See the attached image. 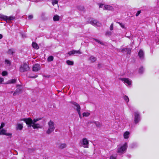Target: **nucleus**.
<instances>
[{
  "mask_svg": "<svg viewBox=\"0 0 159 159\" xmlns=\"http://www.w3.org/2000/svg\"><path fill=\"white\" fill-rule=\"evenodd\" d=\"M59 19V16L57 15H55L53 17V20L54 21H58Z\"/></svg>",
  "mask_w": 159,
  "mask_h": 159,
  "instance_id": "nucleus-23",
  "label": "nucleus"
},
{
  "mask_svg": "<svg viewBox=\"0 0 159 159\" xmlns=\"http://www.w3.org/2000/svg\"><path fill=\"white\" fill-rule=\"evenodd\" d=\"M126 51V49L125 48H123L121 49H120L119 52H124Z\"/></svg>",
  "mask_w": 159,
  "mask_h": 159,
  "instance_id": "nucleus-42",
  "label": "nucleus"
},
{
  "mask_svg": "<svg viewBox=\"0 0 159 159\" xmlns=\"http://www.w3.org/2000/svg\"><path fill=\"white\" fill-rule=\"evenodd\" d=\"M21 92V89L20 88H19L16 89L15 92L13 94L14 96H15L16 95H18Z\"/></svg>",
  "mask_w": 159,
  "mask_h": 159,
  "instance_id": "nucleus-16",
  "label": "nucleus"
},
{
  "mask_svg": "<svg viewBox=\"0 0 159 159\" xmlns=\"http://www.w3.org/2000/svg\"><path fill=\"white\" fill-rule=\"evenodd\" d=\"M23 127L22 124H17L16 125V129L17 130H21L22 129Z\"/></svg>",
  "mask_w": 159,
  "mask_h": 159,
  "instance_id": "nucleus-19",
  "label": "nucleus"
},
{
  "mask_svg": "<svg viewBox=\"0 0 159 159\" xmlns=\"http://www.w3.org/2000/svg\"><path fill=\"white\" fill-rule=\"evenodd\" d=\"M110 30H112L113 29V24L112 23L111 24L110 26Z\"/></svg>",
  "mask_w": 159,
  "mask_h": 159,
  "instance_id": "nucleus-41",
  "label": "nucleus"
},
{
  "mask_svg": "<svg viewBox=\"0 0 159 159\" xmlns=\"http://www.w3.org/2000/svg\"><path fill=\"white\" fill-rule=\"evenodd\" d=\"M93 39L96 42L98 43H99L100 44L102 45H103L104 44L101 41H100L98 39H94V38H93Z\"/></svg>",
  "mask_w": 159,
  "mask_h": 159,
  "instance_id": "nucleus-29",
  "label": "nucleus"
},
{
  "mask_svg": "<svg viewBox=\"0 0 159 159\" xmlns=\"http://www.w3.org/2000/svg\"><path fill=\"white\" fill-rule=\"evenodd\" d=\"M127 148V143H125L123 145H119L117 147V152L119 154H122L126 151Z\"/></svg>",
  "mask_w": 159,
  "mask_h": 159,
  "instance_id": "nucleus-1",
  "label": "nucleus"
},
{
  "mask_svg": "<svg viewBox=\"0 0 159 159\" xmlns=\"http://www.w3.org/2000/svg\"><path fill=\"white\" fill-rule=\"evenodd\" d=\"M53 60V57L52 56H49L47 59L48 61L50 62L52 61Z\"/></svg>",
  "mask_w": 159,
  "mask_h": 159,
  "instance_id": "nucleus-27",
  "label": "nucleus"
},
{
  "mask_svg": "<svg viewBox=\"0 0 159 159\" xmlns=\"http://www.w3.org/2000/svg\"><path fill=\"white\" fill-rule=\"evenodd\" d=\"M6 131L7 130L4 129H1L0 130V134L1 135H5L6 136H10V137H11L12 134L11 133H7Z\"/></svg>",
  "mask_w": 159,
  "mask_h": 159,
  "instance_id": "nucleus-9",
  "label": "nucleus"
},
{
  "mask_svg": "<svg viewBox=\"0 0 159 159\" xmlns=\"http://www.w3.org/2000/svg\"><path fill=\"white\" fill-rule=\"evenodd\" d=\"M30 68L28 65L26 63L21 65L20 68V71L21 72H24L29 70Z\"/></svg>",
  "mask_w": 159,
  "mask_h": 159,
  "instance_id": "nucleus-3",
  "label": "nucleus"
},
{
  "mask_svg": "<svg viewBox=\"0 0 159 159\" xmlns=\"http://www.w3.org/2000/svg\"><path fill=\"white\" fill-rule=\"evenodd\" d=\"M81 54V53L80 52L79 50L76 51V50H73L72 51H70L68 52V54L69 55V56H71L72 54Z\"/></svg>",
  "mask_w": 159,
  "mask_h": 159,
  "instance_id": "nucleus-14",
  "label": "nucleus"
},
{
  "mask_svg": "<svg viewBox=\"0 0 159 159\" xmlns=\"http://www.w3.org/2000/svg\"><path fill=\"white\" fill-rule=\"evenodd\" d=\"M81 145L84 148L89 147V141L86 138H83L80 141Z\"/></svg>",
  "mask_w": 159,
  "mask_h": 159,
  "instance_id": "nucleus-5",
  "label": "nucleus"
},
{
  "mask_svg": "<svg viewBox=\"0 0 159 159\" xmlns=\"http://www.w3.org/2000/svg\"><path fill=\"white\" fill-rule=\"evenodd\" d=\"M140 13H141V11H137V13L136 14V15H135L136 16H138L139 15V14Z\"/></svg>",
  "mask_w": 159,
  "mask_h": 159,
  "instance_id": "nucleus-43",
  "label": "nucleus"
},
{
  "mask_svg": "<svg viewBox=\"0 0 159 159\" xmlns=\"http://www.w3.org/2000/svg\"><path fill=\"white\" fill-rule=\"evenodd\" d=\"M18 86H20V85H17V87Z\"/></svg>",
  "mask_w": 159,
  "mask_h": 159,
  "instance_id": "nucleus-53",
  "label": "nucleus"
},
{
  "mask_svg": "<svg viewBox=\"0 0 159 159\" xmlns=\"http://www.w3.org/2000/svg\"><path fill=\"white\" fill-rule=\"evenodd\" d=\"M129 132L126 131L125 132L123 135L124 139H128L129 138Z\"/></svg>",
  "mask_w": 159,
  "mask_h": 159,
  "instance_id": "nucleus-21",
  "label": "nucleus"
},
{
  "mask_svg": "<svg viewBox=\"0 0 159 159\" xmlns=\"http://www.w3.org/2000/svg\"><path fill=\"white\" fill-rule=\"evenodd\" d=\"M134 122L136 124L140 120V116L138 112H135L134 113Z\"/></svg>",
  "mask_w": 159,
  "mask_h": 159,
  "instance_id": "nucleus-6",
  "label": "nucleus"
},
{
  "mask_svg": "<svg viewBox=\"0 0 159 159\" xmlns=\"http://www.w3.org/2000/svg\"><path fill=\"white\" fill-rule=\"evenodd\" d=\"M2 75L3 76H5L7 75V72L6 71H3L2 73Z\"/></svg>",
  "mask_w": 159,
  "mask_h": 159,
  "instance_id": "nucleus-37",
  "label": "nucleus"
},
{
  "mask_svg": "<svg viewBox=\"0 0 159 159\" xmlns=\"http://www.w3.org/2000/svg\"><path fill=\"white\" fill-rule=\"evenodd\" d=\"M105 34L106 35L110 36L111 35V32L110 31L107 32Z\"/></svg>",
  "mask_w": 159,
  "mask_h": 159,
  "instance_id": "nucleus-40",
  "label": "nucleus"
},
{
  "mask_svg": "<svg viewBox=\"0 0 159 159\" xmlns=\"http://www.w3.org/2000/svg\"><path fill=\"white\" fill-rule=\"evenodd\" d=\"M66 63L69 65H73L74 64V62L69 60H67L66 61Z\"/></svg>",
  "mask_w": 159,
  "mask_h": 159,
  "instance_id": "nucleus-26",
  "label": "nucleus"
},
{
  "mask_svg": "<svg viewBox=\"0 0 159 159\" xmlns=\"http://www.w3.org/2000/svg\"><path fill=\"white\" fill-rule=\"evenodd\" d=\"M6 17L7 18H6L5 19V21L7 22L13 20L15 18V17L12 16H6Z\"/></svg>",
  "mask_w": 159,
  "mask_h": 159,
  "instance_id": "nucleus-15",
  "label": "nucleus"
},
{
  "mask_svg": "<svg viewBox=\"0 0 159 159\" xmlns=\"http://www.w3.org/2000/svg\"><path fill=\"white\" fill-rule=\"evenodd\" d=\"M66 144L65 143H60L58 144V148L62 149L66 147Z\"/></svg>",
  "mask_w": 159,
  "mask_h": 159,
  "instance_id": "nucleus-17",
  "label": "nucleus"
},
{
  "mask_svg": "<svg viewBox=\"0 0 159 159\" xmlns=\"http://www.w3.org/2000/svg\"><path fill=\"white\" fill-rule=\"evenodd\" d=\"M2 38V34H0V39Z\"/></svg>",
  "mask_w": 159,
  "mask_h": 159,
  "instance_id": "nucleus-50",
  "label": "nucleus"
},
{
  "mask_svg": "<svg viewBox=\"0 0 159 159\" xmlns=\"http://www.w3.org/2000/svg\"><path fill=\"white\" fill-rule=\"evenodd\" d=\"M5 63L7 64L8 66H10L11 65V62L10 61L8 60H5Z\"/></svg>",
  "mask_w": 159,
  "mask_h": 159,
  "instance_id": "nucleus-31",
  "label": "nucleus"
},
{
  "mask_svg": "<svg viewBox=\"0 0 159 159\" xmlns=\"http://www.w3.org/2000/svg\"><path fill=\"white\" fill-rule=\"evenodd\" d=\"M25 122L26 124L28 125V127L32 126V125L33 123V120L31 118H24L21 120Z\"/></svg>",
  "mask_w": 159,
  "mask_h": 159,
  "instance_id": "nucleus-4",
  "label": "nucleus"
},
{
  "mask_svg": "<svg viewBox=\"0 0 159 159\" xmlns=\"http://www.w3.org/2000/svg\"><path fill=\"white\" fill-rule=\"evenodd\" d=\"M110 159H116V157L112 155L110 157Z\"/></svg>",
  "mask_w": 159,
  "mask_h": 159,
  "instance_id": "nucleus-45",
  "label": "nucleus"
},
{
  "mask_svg": "<svg viewBox=\"0 0 159 159\" xmlns=\"http://www.w3.org/2000/svg\"><path fill=\"white\" fill-rule=\"evenodd\" d=\"M113 9V7L111 6L108 5H105L104 6V10H112Z\"/></svg>",
  "mask_w": 159,
  "mask_h": 159,
  "instance_id": "nucleus-18",
  "label": "nucleus"
},
{
  "mask_svg": "<svg viewBox=\"0 0 159 159\" xmlns=\"http://www.w3.org/2000/svg\"><path fill=\"white\" fill-rule=\"evenodd\" d=\"M32 127L34 129L42 128L41 126L39 124L34 123V121H33V123L32 125Z\"/></svg>",
  "mask_w": 159,
  "mask_h": 159,
  "instance_id": "nucleus-12",
  "label": "nucleus"
},
{
  "mask_svg": "<svg viewBox=\"0 0 159 159\" xmlns=\"http://www.w3.org/2000/svg\"><path fill=\"white\" fill-rule=\"evenodd\" d=\"M96 125L97 126H98V127H99L100 126V124H96Z\"/></svg>",
  "mask_w": 159,
  "mask_h": 159,
  "instance_id": "nucleus-52",
  "label": "nucleus"
},
{
  "mask_svg": "<svg viewBox=\"0 0 159 159\" xmlns=\"http://www.w3.org/2000/svg\"><path fill=\"white\" fill-rule=\"evenodd\" d=\"M123 97L124 99L126 102H129V99L128 96L126 95H125V96Z\"/></svg>",
  "mask_w": 159,
  "mask_h": 159,
  "instance_id": "nucleus-32",
  "label": "nucleus"
},
{
  "mask_svg": "<svg viewBox=\"0 0 159 159\" xmlns=\"http://www.w3.org/2000/svg\"><path fill=\"white\" fill-rule=\"evenodd\" d=\"M70 102L74 106V108L77 111H80L81 107L79 104L74 101H71Z\"/></svg>",
  "mask_w": 159,
  "mask_h": 159,
  "instance_id": "nucleus-8",
  "label": "nucleus"
},
{
  "mask_svg": "<svg viewBox=\"0 0 159 159\" xmlns=\"http://www.w3.org/2000/svg\"><path fill=\"white\" fill-rule=\"evenodd\" d=\"M58 2V0H53L52 2V4L54 6V5L57 4Z\"/></svg>",
  "mask_w": 159,
  "mask_h": 159,
  "instance_id": "nucleus-34",
  "label": "nucleus"
},
{
  "mask_svg": "<svg viewBox=\"0 0 159 159\" xmlns=\"http://www.w3.org/2000/svg\"><path fill=\"white\" fill-rule=\"evenodd\" d=\"M144 71V69L143 67H140L139 70V73L140 74L143 73Z\"/></svg>",
  "mask_w": 159,
  "mask_h": 159,
  "instance_id": "nucleus-36",
  "label": "nucleus"
},
{
  "mask_svg": "<svg viewBox=\"0 0 159 159\" xmlns=\"http://www.w3.org/2000/svg\"><path fill=\"white\" fill-rule=\"evenodd\" d=\"M37 77V76L36 75V76H33V77H30V78H36V77Z\"/></svg>",
  "mask_w": 159,
  "mask_h": 159,
  "instance_id": "nucleus-51",
  "label": "nucleus"
},
{
  "mask_svg": "<svg viewBox=\"0 0 159 159\" xmlns=\"http://www.w3.org/2000/svg\"><path fill=\"white\" fill-rule=\"evenodd\" d=\"M14 50L13 49H9L8 51V53L10 55H13L14 53Z\"/></svg>",
  "mask_w": 159,
  "mask_h": 159,
  "instance_id": "nucleus-25",
  "label": "nucleus"
},
{
  "mask_svg": "<svg viewBox=\"0 0 159 159\" xmlns=\"http://www.w3.org/2000/svg\"><path fill=\"white\" fill-rule=\"evenodd\" d=\"M119 79L123 82L126 85H129L131 84V81L129 79L126 78H119Z\"/></svg>",
  "mask_w": 159,
  "mask_h": 159,
  "instance_id": "nucleus-7",
  "label": "nucleus"
},
{
  "mask_svg": "<svg viewBox=\"0 0 159 159\" xmlns=\"http://www.w3.org/2000/svg\"><path fill=\"white\" fill-rule=\"evenodd\" d=\"M103 4H100L99 6V8H102L103 7Z\"/></svg>",
  "mask_w": 159,
  "mask_h": 159,
  "instance_id": "nucleus-49",
  "label": "nucleus"
},
{
  "mask_svg": "<svg viewBox=\"0 0 159 159\" xmlns=\"http://www.w3.org/2000/svg\"><path fill=\"white\" fill-rule=\"evenodd\" d=\"M6 18H7L6 16L0 14V18L2 19L3 20L5 21V19Z\"/></svg>",
  "mask_w": 159,
  "mask_h": 159,
  "instance_id": "nucleus-28",
  "label": "nucleus"
},
{
  "mask_svg": "<svg viewBox=\"0 0 159 159\" xmlns=\"http://www.w3.org/2000/svg\"><path fill=\"white\" fill-rule=\"evenodd\" d=\"M117 23L119 24L122 28H125V25L122 23H120L119 22H117Z\"/></svg>",
  "mask_w": 159,
  "mask_h": 159,
  "instance_id": "nucleus-38",
  "label": "nucleus"
},
{
  "mask_svg": "<svg viewBox=\"0 0 159 159\" xmlns=\"http://www.w3.org/2000/svg\"><path fill=\"white\" fill-rule=\"evenodd\" d=\"M4 81V79L2 78H0V84H1Z\"/></svg>",
  "mask_w": 159,
  "mask_h": 159,
  "instance_id": "nucleus-47",
  "label": "nucleus"
},
{
  "mask_svg": "<svg viewBox=\"0 0 159 159\" xmlns=\"http://www.w3.org/2000/svg\"><path fill=\"white\" fill-rule=\"evenodd\" d=\"M138 56L140 59H143L144 58V52L142 50H140L138 52Z\"/></svg>",
  "mask_w": 159,
  "mask_h": 159,
  "instance_id": "nucleus-13",
  "label": "nucleus"
},
{
  "mask_svg": "<svg viewBox=\"0 0 159 159\" xmlns=\"http://www.w3.org/2000/svg\"><path fill=\"white\" fill-rule=\"evenodd\" d=\"M136 145L135 143H133L131 145V148H134V146Z\"/></svg>",
  "mask_w": 159,
  "mask_h": 159,
  "instance_id": "nucleus-48",
  "label": "nucleus"
},
{
  "mask_svg": "<svg viewBox=\"0 0 159 159\" xmlns=\"http://www.w3.org/2000/svg\"><path fill=\"white\" fill-rule=\"evenodd\" d=\"M40 69V66L39 64H35L33 67V70L34 71H38Z\"/></svg>",
  "mask_w": 159,
  "mask_h": 159,
  "instance_id": "nucleus-11",
  "label": "nucleus"
},
{
  "mask_svg": "<svg viewBox=\"0 0 159 159\" xmlns=\"http://www.w3.org/2000/svg\"><path fill=\"white\" fill-rule=\"evenodd\" d=\"M48 128L46 131L47 134H49L52 133L55 129V124L52 120H50L48 123Z\"/></svg>",
  "mask_w": 159,
  "mask_h": 159,
  "instance_id": "nucleus-2",
  "label": "nucleus"
},
{
  "mask_svg": "<svg viewBox=\"0 0 159 159\" xmlns=\"http://www.w3.org/2000/svg\"><path fill=\"white\" fill-rule=\"evenodd\" d=\"M126 51L127 52V54H130V53L131 49L130 48H126Z\"/></svg>",
  "mask_w": 159,
  "mask_h": 159,
  "instance_id": "nucleus-33",
  "label": "nucleus"
},
{
  "mask_svg": "<svg viewBox=\"0 0 159 159\" xmlns=\"http://www.w3.org/2000/svg\"><path fill=\"white\" fill-rule=\"evenodd\" d=\"M97 60L96 58L93 56H91L89 58V60L91 62L93 63Z\"/></svg>",
  "mask_w": 159,
  "mask_h": 159,
  "instance_id": "nucleus-20",
  "label": "nucleus"
},
{
  "mask_svg": "<svg viewBox=\"0 0 159 159\" xmlns=\"http://www.w3.org/2000/svg\"><path fill=\"white\" fill-rule=\"evenodd\" d=\"M90 115V113L88 112H84L83 113V116L87 117Z\"/></svg>",
  "mask_w": 159,
  "mask_h": 159,
  "instance_id": "nucleus-30",
  "label": "nucleus"
},
{
  "mask_svg": "<svg viewBox=\"0 0 159 159\" xmlns=\"http://www.w3.org/2000/svg\"><path fill=\"white\" fill-rule=\"evenodd\" d=\"M77 112H78V113L79 114V117H80V118H81V114L80 111H78Z\"/></svg>",
  "mask_w": 159,
  "mask_h": 159,
  "instance_id": "nucleus-46",
  "label": "nucleus"
},
{
  "mask_svg": "<svg viewBox=\"0 0 159 159\" xmlns=\"http://www.w3.org/2000/svg\"><path fill=\"white\" fill-rule=\"evenodd\" d=\"M4 126L5 124L4 123H2L0 126V130L3 129L2 128Z\"/></svg>",
  "mask_w": 159,
  "mask_h": 159,
  "instance_id": "nucleus-39",
  "label": "nucleus"
},
{
  "mask_svg": "<svg viewBox=\"0 0 159 159\" xmlns=\"http://www.w3.org/2000/svg\"><path fill=\"white\" fill-rule=\"evenodd\" d=\"M32 46L34 48L36 49H38L39 48L37 44L34 42H33L32 43Z\"/></svg>",
  "mask_w": 159,
  "mask_h": 159,
  "instance_id": "nucleus-22",
  "label": "nucleus"
},
{
  "mask_svg": "<svg viewBox=\"0 0 159 159\" xmlns=\"http://www.w3.org/2000/svg\"><path fill=\"white\" fill-rule=\"evenodd\" d=\"M90 23L91 24L95 26H100L101 25V24L96 20L91 21Z\"/></svg>",
  "mask_w": 159,
  "mask_h": 159,
  "instance_id": "nucleus-10",
  "label": "nucleus"
},
{
  "mask_svg": "<svg viewBox=\"0 0 159 159\" xmlns=\"http://www.w3.org/2000/svg\"><path fill=\"white\" fill-rule=\"evenodd\" d=\"M42 119L41 118H38L36 119H33V121L34 122V123H36L37 121L40 120Z\"/></svg>",
  "mask_w": 159,
  "mask_h": 159,
  "instance_id": "nucleus-35",
  "label": "nucleus"
},
{
  "mask_svg": "<svg viewBox=\"0 0 159 159\" xmlns=\"http://www.w3.org/2000/svg\"><path fill=\"white\" fill-rule=\"evenodd\" d=\"M33 18V16L32 15H30L28 16V18L30 20V19H32Z\"/></svg>",
  "mask_w": 159,
  "mask_h": 159,
  "instance_id": "nucleus-44",
  "label": "nucleus"
},
{
  "mask_svg": "<svg viewBox=\"0 0 159 159\" xmlns=\"http://www.w3.org/2000/svg\"><path fill=\"white\" fill-rule=\"evenodd\" d=\"M16 80L15 79H13L10 80L8 81L7 84H13L16 82Z\"/></svg>",
  "mask_w": 159,
  "mask_h": 159,
  "instance_id": "nucleus-24",
  "label": "nucleus"
}]
</instances>
